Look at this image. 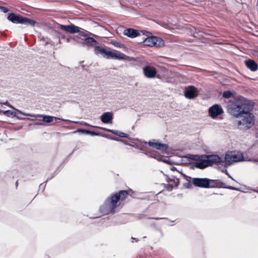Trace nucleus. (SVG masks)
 <instances>
[{
	"instance_id": "1",
	"label": "nucleus",
	"mask_w": 258,
	"mask_h": 258,
	"mask_svg": "<svg viewBox=\"0 0 258 258\" xmlns=\"http://www.w3.org/2000/svg\"><path fill=\"white\" fill-rule=\"evenodd\" d=\"M128 195L126 190H120L118 194L112 195L106 199L105 203L100 208V211L104 215L114 213V209L123 201Z\"/></svg>"
},
{
	"instance_id": "2",
	"label": "nucleus",
	"mask_w": 258,
	"mask_h": 258,
	"mask_svg": "<svg viewBox=\"0 0 258 258\" xmlns=\"http://www.w3.org/2000/svg\"><path fill=\"white\" fill-rule=\"evenodd\" d=\"M249 108L248 103L243 98L230 100L227 106L228 112L235 118L240 117Z\"/></svg>"
},
{
	"instance_id": "3",
	"label": "nucleus",
	"mask_w": 258,
	"mask_h": 258,
	"mask_svg": "<svg viewBox=\"0 0 258 258\" xmlns=\"http://www.w3.org/2000/svg\"><path fill=\"white\" fill-rule=\"evenodd\" d=\"M237 125L242 129H249L251 127L254 123V116L250 112V108L246 110L240 117H237Z\"/></svg>"
},
{
	"instance_id": "4",
	"label": "nucleus",
	"mask_w": 258,
	"mask_h": 258,
	"mask_svg": "<svg viewBox=\"0 0 258 258\" xmlns=\"http://www.w3.org/2000/svg\"><path fill=\"white\" fill-rule=\"evenodd\" d=\"M8 19L13 23L24 24L29 26H34L35 21L21 16L16 15L14 13H11L8 17Z\"/></svg>"
},
{
	"instance_id": "5",
	"label": "nucleus",
	"mask_w": 258,
	"mask_h": 258,
	"mask_svg": "<svg viewBox=\"0 0 258 258\" xmlns=\"http://www.w3.org/2000/svg\"><path fill=\"white\" fill-rule=\"evenodd\" d=\"M144 45L149 47H161L164 46V42L163 39L156 36H148L143 41Z\"/></svg>"
},
{
	"instance_id": "6",
	"label": "nucleus",
	"mask_w": 258,
	"mask_h": 258,
	"mask_svg": "<svg viewBox=\"0 0 258 258\" xmlns=\"http://www.w3.org/2000/svg\"><path fill=\"white\" fill-rule=\"evenodd\" d=\"M244 160L243 154L240 152H231L225 155V162L227 165Z\"/></svg>"
},
{
	"instance_id": "7",
	"label": "nucleus",
	"mask_w": 258,
	"mask_h": 258,
	"mask_svg": "<svg viewBox=\"0 0 258 258\" xmlns=\"http://www.w3.org/2000/svg\"><path fill=\"white\" fill-rule=\"evenodd\" d=\"M17 111L20 114L25 115L26 116H29L31 117H42V120L46 122V123H51L54 120L59 119L63 121H70L69 120H66L64 119L58 118L53 116H50V115H44V114H30V113H26L22 112L21 111L19 110H17Z\"/></svg>"
},
{
	"instance_id": "8",
	"label": "nucleus",
	"mask_w": 258,
	"mask_h": 258,
	"mask_svg": "<svg viewBox=\"0 0 258 258\" xmlns=\"http://www.w3.org/2000/svg\"><path fill=\"white\" fill-rule=\"evenodd\" d=\"M196 160H206L207 163L209 164V166L212 165L214 163H219L221 161V158L217 155H210L205 157H203L200 155L195 156L194 158Z\"/></svg>"
},
{
	"instance_id": "9",
	"label": "nucleus",
	"mask_w": 258,
	"mask_h": 258,
	"mask_svg": "<svg viewBox=\"0 0 258 258\" xmlns=\"http://www.w3.org/2000/svg\"><path fill=\"white\" fill-rule=\"evenodd\" d=\"M105 57L108 59H115L118 60H126L129 57L125 54L117 51H108L106 50Z\"/></svg>"
},
{
	"instance_id": "10",
	"label": "nucleus",
	"mask_w": 258,
	"mask_h": 258,
	"mask_svg": "<svg viewBox=\"0 0 258 258\" xmlns=\"http://www.w3.org/2000/svg\"><path fill=\"white\" fill-rule=\"evenodd\" d=\"M212 180L207 178H195L192 180V183L196 186L209 188L213 187V185L210 184V182Z\"/></svg>"
},
{
	"instance_id": "11",
	"label": "nucleus",
	"mask_w": 258,
	"mask_h": 258,
	"mask_svg": "<svg viewBox=\"0 0 258 258\" xmlns=\"http://www.w3.org/2000/svg\"><path fill=\"white\" fill-rule=\"evenodd\" d=\"M223 112L222 107L218 104L214 105L209 109V114L213 118H215L218 115H221Z\"/></svg>"
},
{
	"instance_id": "12",
	"label": "nucleus",
	"mask_w": 258,
	"mask_h": 258,
	"mask_svg": "<svg viewBox=\"0 0 258 258\" xmlns=\"http://www.w3.org/2000/svg\"><path fill=\"white\" fill-rule=\"evenodd\" d=\"M59 28L61 30L69 32L71 34H74L79 32V27L74 25H60Z\"/></svg>"
},
{
	"instance_id": "13",
	"label": "nucleus",
	"mask_w": 258,
	"mask_h": 258,
	"mask_svg": "<svg viewBox=\"0 0 258 258\" xmlns=\"http://www.w3.org/2000/svg\"><path fill=\"white\" fill-rule=\"evenodd\" d=\"M198 90L192 86L187 87L184 91V95L186 98L193 99L197 96Z\"/></svg>"
},
{
	"instance_id": "14",
	"label": "nucleus",
	"mask_w": 258,
	"mask_h": 258,
	"mask_svg": "<svg viewBox=\"0 0 258 258\" xmlns=\"http://www.w3.org/2000/svg\"><path fill=\"white\" fill-rule=\"evenodd\" d=\"M145 76L148 78H153L155 77L157 71L155 68L151 66H146L143 68Z\"/></svg>"
},
{
	"instance_id": "15",
	"label": "nucleus",
	"mask_w": 258,
	"mask_h": 258,
	"mask_svg": "<svg viewBox=\"0 0 258 258\" xmlns=\"http://www.w3.org/2000/svg\"><path fill=\"white\" fill-rule=\"evenodd\" d=\"M148 145L153 148L161 151H165L168 148L167 145L157 142L150 141L148 142Z\"/></svg>"
},
{
	"instance_id": "16",
	"label": "nucleus",
	"mask_w": 258,
	"mask_h": 258,
	"mask_svg": "<svg viewBox=\"0 0 258 258\" xmlns=\"http://www.w3.org/2000/svg\"><path fill=\"white\" fill-rule=\"evenodd\" d=\"M101 120L104 123H110L112 122L113 119V113L111 112L104 113L100 117Z\"/></svg>"
},
{
	"instance_id": "17",
	"label": "nucleus",
	"mask_w": 258,
	"mask_h": 258,
	"mask_svg": "<svg viewBox=\"0 0 258 258\" xmlns=\"http://www.w3.org/2000/svg\"><path fill=\"white\" fill-rule=\"evenodd\" d=\"M123 34L130 38H135L140 35V33L137 30L128 28L124 30Z\"/></svg>"
},
{
	"instance_id": "18",
	"label": "nucleus",
	"mask_w": 258,
	"mask_h": 258,
	"mask_svg": "<svg viewBox=\"0 0 258 258\" xmlns=\"http://www.w3.org/2000/svg\"><path fill=\"white\" fill-rule=\"evenodd\" d=\"M246 66L252 72L256 71L258 69V65L252 59H248L245 61Z\"/></svg>"
},
{
	"instance_id": "19",
	"label": "nucleus",
	"mask_w": 258,
	"mask_h": 258,
	"mask_svg": "<svg viewBox=\"0 0 258 258\" xmlns=\"http://www.w3.org/2000/svg\"><path fill=\"white\" fill-rule=\"evenodd\" d=\"M97 41L92 37H88L85 39V42L83 44H86L88 46H95L97 44Z\"/></svg>"
},
{
	"instance_id": "20",
	"label": "nucleus",
	"mask_w": 258,
	"mask_h": 258,
	"mask_svg": "<svg viewBox=\"0 0 258 258\" xmlns=\"http://www.w3.org/2000/svg\"><path fill=\"white\" fill-rule=\"evenodd\" d=\"M94 52L96 54H101L103 57H105L106 50L102 47L95 46L94 48Z\"/></svg>"
},
{
	"instance_id": "21",
	"label": "nucleus",
	"mask_w": 258,
	"mask_h": 258,
	"mask_svg": "<svg viewBox=\"0 0 258 258\" xmlns=\"http://www.w3.org/2000/svg\"><path fill=\"white\" fill-rule=\"evenodd\" d=\"M167 181L168 182H171L167 187V189L168 190H171L173 187H176L178 185V181L177 179L176 180L175 179H169Z\"/></svg>"
},
{
	"instance_id": "22",
	"label": "nucleus",
	"mask_w": 258,
	"mask_h": 258,
	"mask_svg": "<svg viewBox=\"0 0 258 258\" xmlns=\"http://www.w3.org/2000/svg\"><path fill=\"white\" fill-rule=\"evenodd\" d=\"M203 162H197L195 164V166L200 169H204L209 166V164L207 163L206 160H203Z\"/></svg>"
},
{
	"instance_id": "23",
	"label": "nucleus",
	"mask_w": 258,
	"mask_h": 258,
	"mask_svg": "<svg viewBox=\"0 0 258 258\" xmlns=\"http://www.w3.org/2000/svg\"><path fill=\"white\" fill-rule=\"evenodd\" d=\"M3 114H4L8 117L16 116V112H15L13 111H11L10 110L5 111V112H3Z\"/></svg>"
},
{
	"instance_id": "24",
	"label": "nucleus",
	"mask_w": 258,
	"mask_h": 258,
	"mask_svg": "<svg viewBox=\"0 0 258 258\" xmlns=\"http://www.w3.org/2000/svg\"><path fill=\"white\" fill-rule=\"evenodd\" d=\"M78 132H81V133H87V134H90L92 135H98V134L94 132H92V131H88V130H83V129H79V130H78L77 131Z\"/></svg>"
},
{
	"instance_id": "25",
	"label": "nucleus",
	"mask_w": 258,
	"mask_h": 258,
	"mask_svg": "<svg viewBox=\"0 0 258 258\" xmlns=\"http://www.w3.org/2000/svg\"><path fill=\"white\" fill-rule=\"evenodd\" d=\"M101 128L103 130H104V131H105L106 132H109V133H111L113 134L117 135L118 136V135L119 134V132H120V131H118L112 130L106 128H103H103Z\"/></svg>"
},
{
	"instance_id": "26",
	"label": "nucleus",
	"mask_w": 258,
	"mask_h": 258,
	"mask_svg": "<svg viewBox=\"0 0 258 258\" xmlns=\"http://www.w3.org/2000/svg\"><path fill=\"white\" fill-rule=\"evenodd\" d=\"M111 44H112L114 46L118 47V48H124L125 46L124 44H122L118 42L117 41H111Z\"/></svg>"
},
{
	"instance_id": "27",
	"label": "nucleus",
	"mask_w": 258,
	"mask_h": 258,
	"mask_svg": "<svg viewBox=\"0 0 258 258\" xmlns=\"http://www.w3.org/2000/svg\"><path fill=\"white\" fill-rule=\"evenodd\" d=\"M232 93L230 91H224L223 93V97L225 98H230L232 96Z\"/></svg>"
},
{
	"instance_id": "28",
	"label": "nucleus",
	"mask_w": 258,
	"mask_h": 258,
	"mask_svg": "<svg viewBox=\"0 0 258 258\" xmlns=\"http://www.w3.org/2000/svg\"><path fill=\"white\" fill-rule=\"evenodd\" d=\"M81 29H82L79 27V32H78L77 33H79L81 36L86 37L87 35L86 31H81Z\"/></svg>"
},
{
	"instance_id": "29",
	"label": "nucleus",
	"mask_w": 258,
	"mask_h": 258,
	"mask_svg": "<svg viewBox=\"0 0 258 258\" xmlns=\"http://www.w3.org/2000/svg\"><path fill=\"white\" fill-rule=\"evenodd\" d=\"M118 136L122 138H128V136L127 134L123 132H120Z\"/></svg>"
},
{
	"instance_id": "30",
	"label": "nucleus",
	"mask_w": 258,
	"mask_h": 258,
	"mask_svg": "<svg viewBox=\"0 0 258 258\" xmlns=\"http://www.w3.org/2000/svg\"><path fill=\"white\" fill-rule=\"evenodd\" d=\"M226 187L228 188V189H233V190H237L238 189L237 188H235V187H234L231 186H228Z\"/></svg>"
},
{
	"instance_id": "31",
	"label": "nucleus",
	"mask_w": 258,
	"mask_h": 258,
	"mask_svg": "<svg viewBox=\"0 0 258 258\" xmlns=\"http://www.w3.org/2000/svg\"><path fill=\"white\" fill-rule=\"evenodd\" d=\"M4 104H5L6 105H8L10 107L14 108L8 101H6V102L4 103Z\"/></svg>"
},
{
	"instance_id": "32",
	"label": "nucleus",
	"mask_w": 258,
	"mask_h": 258,
	"mask_svg": "<svg viewBox=\"0 0 258 258\" xmlns=\"http://www.w3.org/2000/svg\"><path fill=\"white\" fill-rule=\"evenodd\" d=\"M223 172H224L229 177L231 178V179H233L232 177L229 174V173H228L227 172V170H225L224 171H223Z\"/></svg>"
},
{
	"instance_id": "33",
	"label": "nucleus",
	"mask_w": 258,
	"mask_h": 258,
	"mask_svg": "<svg viewBox=\"0 0 258 258\" xmlns=\"http://www.w3.org/2000/svg\"><path fill=\"white\" fill-rule=\"evenodd\" d=\"M18 119H20V120H23V119H25V118H24V117H22V116H17L16 115V116Z\"/></svg>"
},
{
	"instance_id": "34",
	"label": "nucleus",
	"mask_w": 258,
	"mask_h": 258,
	"mask_svg": "<svg viewBox=\"0 0 258 258\" xmlns=\"http://www.w3.org/2000/svg\"><path fill=\"white\" fill-rule=\"evenodd\" d=\"M35 124L36 125H45L44 123H42V122H36V123H35Z\"/></svg>"
},
{
	"instance_id": "35",
	"label": "nucleus",
	"mask_w": 258,
	"mask_h": 258,
	"mask_svg": "<svg viewBox=\"0 0 258 258\" xmlns=\"http://www.w3.org/2000/svg\"><path fill=\"white\" fill-rule=\"evenodd\" d=\"M82 124H83V125H85L86 126H90L88 123H86V122H82L81 123Z\"/></svg>"
},
{
	"instance_id": "36",
	"label": "nucleus",
	"mask_w": 258,
	"mask_h": 258,
	"mask_svg": "<svg viewBox=\"0 0 258 258\" xmlns=\"http://www.w3.org/2000/svg\"><path fill=\"white\" fill-rule=\"evenodd\" d=\"M170 169H171V170H172V171L177 170H176V168H175V167H173V166L171 167Z\"/></svg>"
},
{
	"instance_id": "37",
	"label": "nucleus",
	"mask_w": 258,
	"mask_h": 258,
	"mask_svg": "<svg viewBox=\"0 0 258 258\" xmlns=\"http://www.w3.org/2000/svg\"><path fill=\"white\" fill-rule=\"evenodd\" d=\"M71 38H66L67 42L68 43L70 42L71 41Z\"/></svg>"
},
{
	"instance_id": "38",
	"label": "nucleus",
	"mask_w": 258,
	"mask_h": 258,
	"mask_svg": "<svg viewBox=\"0 0 258 258\" xmlns=\"http://www.w3.org/2000/svg\"><path fill=\"white\" fill-rule=\"evenodd\" d=\"M3 112H5V111L0 109V114H3Z\"/></svg>"
},
{
	"instance_id": "39",
	"label": "nucleus",
	"mask_w": 258,
	"mask_h": 258,
	"mask_svg": "<svg viewBox=\"0 0 258 258\" xmlns=\"http://www.w3.org/2000/svg\"><path fill=\"white\" fill-rule=\"evenodd\" d=\"M113 139L114 140H116V141H119V139H117V138H113Z\"/></svg>"
},
{
	"instance_id": "40",
	"label": "nucleus",
	"mask_w": 258,
	"mask_h": 258,
	"mask_svg": "<svg viewBox=\"0 0 258 258\" xmlns=\"http://www.w3.org/2000/svg\"><path fill=\"white\" fill-rule=\"evenodd\" d=\"M4 9V12H6V11H5V9H6V8H3Z\"/></svg>"
},
{
	"instance_id": "41",
	"label": "nucleus",
	"mask_w": 258,
	"mask_h": 258,
	"mask_svg": "<svg viewBox=\"0 0 258 258\" xmlns=\"http://www.w3.org/2000/svg\"><path fill=\"white\" fill-rule=\"evenodd\" d=\"M4 9V12H6V11H5V9H6V8H3Z\"/></svg>"
},
{
	"instance_id": "42",
	"label": "nucleus",
	"mask_w": 258,
	"mask_h": 258,
	"mask_svg": "<svg viewBox=\"0 0 258 258\" xmlns=\"http://www.w3.org/2000/svg\"><path fill=\"white\" fill-rule=\"evenodd\" d=\"M4 9V12H6V11H5V9H6V8H3Z\"/></svg>"
},
{
	"instance_id": "43",
	"label": "nucleus",
	"mask_w": 258,
	"mask_h": 258,
	"mask_svg": "<svg viewBox=\"0 0 258 258\" xmlns=\"http://www.w3.org/2000/svg\"><path fill=\"white\" fill-rule=\"evenodd\" d=\"M193 36H194V37H197V36L195 35V34H194L193 35Z\"/></svg>"
},
{
	"instance_id": "44",
	"label": "nucleus",
	"mask_w": 258,
	"mask_h": 258,
	"mask_svg": "<svg viewBox=\"0 0 258 258\" xmlns=\"http://www.w3.org/2000/svg\"><path fill=\"white\" fill-rule=\"evenodd\" d=\"M155 219H158L159 218H154Z\"/></svg>"
},
{
	"instance_id": "45",
	"label": "nucleus",
	"mask_w": 258,
	"mask_h": 258,
	"mask_svg": "<svg viewBox=\"0 0 258 258\" xmlns=\"http://www.w3.org/2000/svg\"><path fill=\"white\" fill-rule=\"evenodd\" d=\"M74 122H75V123H78V122H77V121H75V122L74 121Z\"/></svg>"
},
{
	"instance_id": "46",
	"label": "nucleus",
	"mask_w": 258,
	"mask_h": 258,
	"mask_svg": "<svg viewBox=\"0 0 258 258\" xmlns=\"http://www.w3.org/2000/svg\"><path fill=\"white\" fill-rule=\"evenodd\" d=\"M55 123H56V122L52 123V124H55Z\"/></svg>"
}]
</instances>
